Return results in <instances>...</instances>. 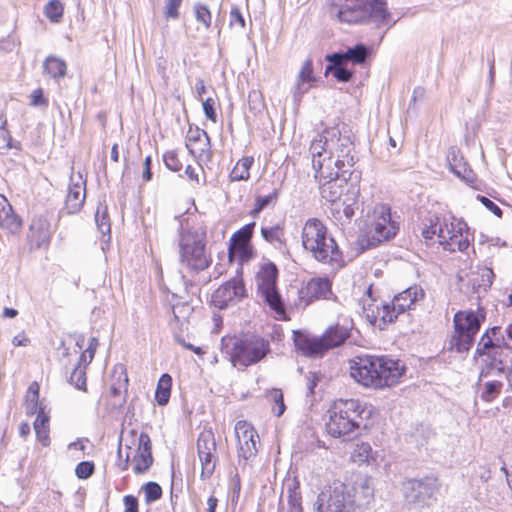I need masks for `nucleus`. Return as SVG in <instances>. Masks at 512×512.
<instances>
[{"instance_id": "9b49d317", "label": "nucleus", "mask_w": 512, "mask_h": 512, "mask_svg": "<svg viewBox=\"0 0 512 512\" xmlns=\"http://www.w3.org/2000/svg\"><path fill=\"white\" fill-rule=\"evenodd\" d=\"M315 506L317 512H351L354 498L348 486L337 481L318 495Z\"/></svg>"}, {"instance_id": "37998d69", "label": "nucleus", "mask_w": 512, "mask_h": 512, "mask_svg": "<svg viewBox=\"0 0 512 512\" xmlns=\"http://www.w3.org/2000/svg\"><path fill=\"white\" fill-rule=\"evenodd\" d=\"M64 6L59 0H50L44 7L45 16L51 22H59L63 17Z\"/></svg>"}, {"instance_id": "052dcab7", "label": "nucleus", "mask_w": 512, "mask_h": 512, "mask_svg": "<svg viewBox=\"0 0 512 512\" xmlns=\"http://www.w3.org/2000/svg\"><path fill=\"white\" fill-rule=\"evenodd\" d=\"M479 200L481 201V203L489 210L491 211L494 215L496 216H501L502 214V210L500 209V207L498 205H496L492 200H490L489 198L485 197V196H479L478 197Z\"/></svg>"}, {"instance_id": "0eeeda50", "label": "nucleus", "mask_w": 512, "mask_h": 512, "mask_svg": "<svg viewBox=\"0 0 512 512\" xmlns=\"http://www.w3.org/2000/svg\"><path fill=\"white\" fill-rule=\"evenodd\" d=\"M337 17L348 24L370 21L380 26L388 22L389 13L384 0H345Z\"/></svg>"}, {"instance_id": "de8ad7c7", "label": "nucleus", "mask_w": 512, "mask_h": 512, "mask_svg": "<svg viewBox=\"0 0 512 512\" xmlns=\"http://www.w3.org/2000/svg\"><path fill=\"white\" fill-rule=\"evenodd\" d=\"M195 18L198 22L202 23L206 29L211 26V12L204 4L197 3L194 6Z\"/></svg>"}, {"instance_id": "ea45409f", "label": "nucleus", "mask_w": 512, "mask_h": 512, "mask_svg": "<svg viewBox=\"0 0 512 512\" xmlns=\"http://www.w3.org/2000/svg\"><path fill=\"white\" fill-rule=\"evenodd\" d=\"M503 387L502 380L494 379L485 382L484 389L481 393V399L485 402H492L498 397Z\"/></svg>"}, {"instance_id": "4c0bfd02", "label": "nucleus", "mask_w": 512, "mask_h": 512, "mask_svg": "<svg viewBox=\"0 0 512 512\" xmlns=\"http://www.w3.org/2000/svg\"><path fill=\"white\" fill-rule=\"evenodd\" d=\"M264 302L278 315L285 314V306L277 288L259 292Z\"/></svg>"}, {"instance_id": "2eb2a0df", "label": "nucleus", "mask_w": 512, "mask_h": 512, "mask_svg": "<svg viewBox=\"0 0 512 512\" xmlns=\"http://www.w3.org/2000/svg\"><path fill=\"white\" fill-rule=\"evenodd\" d=\"M313 259L324 265H328L332 271H337L344 265L343 255L336 241L329 236L320 240L312 248L306 250Z\"/></svg>"}, {"instance_id": "72a5a7b5", "label": "nucleus", "mask_w": 512, "mask_h": 512, "mask_svg": "<svg viewBox=\"0 0 512 512\" xmlns=\"http://www.w3.org/2000/svg\"><path fill=\"white\" fill-rule=\"evenodd\" d=\"M339 53L343 56V60L346 63L352 62L353 64H362L370 55V49L366 45L359 43L353 47H349L345 52Z\"/></svg>"}, {"instance_id": "a18cd8bd", "label": "nucleus", "mask_w": 512, "mask_h": 512, "mask_svg": "<svg viewBox=\"0 0 512 512\" xmlns=\"http://www.w3.org/2000/svg\"><path fill=\"white\" fill-rule=\"evenodd\" d=\"M372 448L369 443L361 442L355 445L352 458L355 462H366L371 457Z\"/></svg>"}, {"instance_id": "6ab92c4d", "label": "nucleus", "mask_w": 512, "mask_h": 512, "mask_svg": "<svg viewBox=\"0 0 512 512\" xmlns=\"http://www.w3.org/2000/svg\"><path fill=\"white\" fill-rule=\"evenodd\" d=\"M488 362L481 369L480 380L490 376L502 377L504 371L512 366V348L490 349L483 353Z\"/></svg>"}, {"instance_id": "c03bdc74", "label": "nucleus", "mask_w": 512, "mask_h": 512, "mask_svg": "<svg viewBox=\"0 0 512 512\" xmlns=\"http://www.w3.org/2000/svg\"><path fill=\"white\" fill-rule=\"evenodd\" d=\"M254 227L255 222L246 224L232 235L230 243H251Z\"/></svg>"}, {"instance_id": "bb28decb", "label": "nucleus", "mask_w": 512, "mask_h": 512, "mask_svg": "<svg viewBox=\"0 0 512 512\" xmlns=\"http://www.w3.org/2000/svg\"><path fill=\"white\" fill-rule=\"evenodd\" d=\"M325 60L329 62L325 69V74L331 73L339 82H348L352 78V72L344 67L346 62L340 53L327 54Z\"/></svg>"}, {"instance_id": "f257e3e1", "label": "nucleus", "mask_w": 512, "mask_h": 512, "mask_svg": "<svg viewBox=\"0 0 512 512\" xmlns=\"http://www.w3.org/2000/svg\"><path fill=\"white\" fill-rule=\"evenodd\" d=\"M353 142L338 128L325 129L310 145L312 167L320 183L321 197L331 204L340 200L355 164Z\"/></svg>"}, {"instance_id": "ddd939ff", "label": "nucleus", "mask_w": 512, "mask_h": 512, "mask_svg": "<svg viewBox=\"0 0 512 512\" xmlns=\"http://www.w3.org/2000/svg\"><path fill=\"white\" fill-rule=\"evenodd\" d=\"M247 296L242 277L238 274L223 283L212 294V303L219 309H225L230 305H236Z\"/></svg>"}, {"instance_id": "79ce46f5", "label": "nucleus", "mask_w": 512, "mask_h": 512, "mask_svg": "<svg viewBox=\"0 0 512 512\" xmlns=\"http://www.w3.org/2000/svg\"><path fill=\"white\" fill-rule=\"evenodd\" d=\"M95 222L98 230L102 235L109 234L111 231V226L109 222V217L107 213V206L100 204L95 213Z\"/></svg>"}, {"instance_id": "603ef678", "label": "nucleus", "mask_w": 512, "mask_h": 512, "mask_svg": "<svg viewBox=\"0 0 512 512\" xmlns=\"http://www.w3.org/2000/svg\"><path fill=\"white\" fill-rule=\"evenodd\" d=\"M163 161L165 163V166L173 172L180 171L182 168V163L179 160L178 154L175 151H167L163 155Z\"/></svg>"}, {"instance_id": "aec40b11", "label": "nucleus", "mask_w": 512, "mask_h": 512, "mask_svg": "<svg viewBox=\"0 0 512 512\" xmlns=\"http://www.w3.org/2000/svg\"><path fill=\"white\" fill-rule=\"evenodd\" d=\"M197 291L198 288L193 282L186 281L182 292L171 294L169 302L175 321L184 322L192 314L193 306L191 305V300L192 296L197 294Z\"/></svg>"}, {"instance_id": "7c9ffc66", "label": "nucleus", "mask_w": 512, "mask_h": 512, "mask_svg": "<svg viewBox=\"0 0 512 512\" xmlns=\"http://www.w3.org/2000/svg\"><path fill=\"white\" fill-rule=\"evenodd\" d=\"M277 268L274 264H268L262 267L257 274L258 291H269L276 288Z\"/></svg>"}, {"instance_id": "f8f14e48", "label": "nucleus", "mask_w": 512, "mask_h": 512, "mask_svg": "<svg viewBox=\"0 0 512 512\" xmlns=\"http://www.w3.org/2000/svg\"><path fill=\"white\" fill-rule=\"evenodd\" d=\"M423 297L424 291L421 287L411 286L395 295L391 303H382L381 309H378V315H381L383 324L392 323L398 315L411 309L412 305Z\"/></svg>"}, {"instance_id": "0e129e2a", "label": "nucleus", "mask_w": 512, "mask_h": 512, "mask_svg": "<svg viewBox=\"0 0 512 512\" xmlns=\"http://www.w3.org/2000/svg\"><path fill=\"white\" fill-rule=\"evenodd\" d=\"M39 400H33V398H26V410L27 414H37L40 408H43L39 405Z\"/></svg>"}, {"instance_id": "864d4df0", "label": "nucleus", "mask_w": 512, "mask_h": 512, "mask_svg": "<svg viewBox=\"0 0 512 512\" xmlns=\"http://www.w3.org/2000/svg\"><path fill=\"white\" fill-rule=\"evenodd\" d=\"M94 463L91 461H82L77 464L75 474L79 479H87L94 473Z\"/></svg>"}, {"instance_id": "6e6552de", "label": "nucleus", "mask_w": 512, "mask_h": 512, "mask_svg": "<svg viewBox=\"0 0 512 512\" xmlns=\"http://www.w3.org/2000/svg\"><path fill=\"white\" fill-rule=\"evenodd\" d=\"M398 231V225L391 218L390 207L377 204L372 213V222L368 232L361 236L359 245L362 250L377 247L380 243L393 238Z\"/></svg>"}, {"instance_id": "b1692460", "label": "nucleus", "mask_w": 512, "mask_h": 512, "mask_svg": "<svg viewBox=\"0 0 512 512\" xmlns=\"http://www.w3.org/2000/svg\"><path fill=\"white\" fill-rule=\"evenodd\" d=\"M327 237H329L327 228L322 221L317 218H309L305 222L301 232V242L305 250L312 248L314 244L316 245Z\"/></svg>"}, {"instance_id": "39448f33", "label": "nucleus", "mask_w": 512, "mask_h": 512, "mask_svg": "<svg viewBox=\"0 0 512 512\" xmlns=\"http://www.w3.org/2000/svg\"><path fill=\"white\" fill-rule=\"evenodd\" d=\"M206 232L202 228L182 229L179 236V260L182 266L193 272L209 267L211 258L205 250Z\"/></svg>"}, {"instance_id": "69168bd1", "label": "nucleus", "mask_w": 512, "mask_h": 512, "mask_svg": "<svg viewBox=\"0 0 512 512\" xmlns=\"http://www.w3.org/2000/svg\"><path fill=\"white\" fill-rule=\"evenodd\" d=\"M306 380H307L306 386H307L308 393L313 394L314 388L316 387L317 382H318V378L315 374L309 373L306 377Z\"/></svg>"}, {"instance_id": "c756f323", "label": "nucleus", "mask_w": 512, "mask_h": 512, "mask_svg": "<svg viewBox=\"0 0 512 512\" xmlns=\"http://www.w3.org/2000/svg\"><path fill=\"white\" fill-rule=\"evenodd\" d=\"M493 278L494 273L491 268H478L469 280L473 292L480 297L481 293H485L490 288Z\"/></svg>"}, {"instance_id": "338daca9", "label": "nucleus", "mask_w": 512, "mask_h": 512, "mask_svg": "<svg viewBox=\"0 0 512 512\" xmlns=\"http://www.w3.org/2000/svg\"><path fill=\"white\" fill-rule=\"evenodd\" d=\"M26 398H33V400H39V385L37 382L30 384Z\"/></svg>"}, {"instance_id": "13d9d810", "label": "nucleus", "mask_w": 512, "mask_h": 512, "mask_svg": "<svg viewBox=\"0 0 512 512\" xmlns=\"http://www.w3.org/2000/svg\"><path fill=\"white\" fill-rule=\"evenodd\" d=\"M214 105L215 101L212 98H207L205 101H203V111L205 116L207 119L215 123L217 121V114Z\"/></svg>"}, {"instance_id": "412c9836", "label": "nucleus", "mask_w": 512, "mask_h": 512, "mask_svg": "<svg viewBox=\"0 0 512 512\" xmlns=\"http://www.w3.org/2000/svg\"><path fill=\"white\" fill-rule=\"evenodd\" d=\"M129 434L132 437V444L135 445L137 442L136 453L133 456V471L135 474H142L146 472L153 463V457L151 452V440L148 434L140 433L137 434L135 430H131Z\"/></svg>"}, {"instance_id": "5701e85b", "label": "nucleus", "mask_w": 512, "mask_h": 512, "mask_svg": "<svg viewBox=\"0 0 512 512\" xmlns=\"http://www.w3.org/2000/svg\"><path fill=\"white\" fill-rule=\"evenodd\" d=\"M50 223L43 217L32 219L27 239L32 248L47 249L50 243Z\"/></svg>"}, {"instance_id": "774afa93", "label": "nucleus", "mask_w": 512, "mask_h": 512, "mask_svg": "<svg viewBox=\"0 0 512 512\" xmlns=\"http://www.w3.org/2000/svg\"><path fill=\"white\" fill-rule=\"evenodd\" d=\"M98 346V339L96 337H92L89 340V345L87 349L85 350L88 354H90V360H93L95 352L97 350Z\"/></svg>"}, {"instance_id": "58836bf2", "label": "nucleus", "mask_w": 512, "mask_h": 512, "mask_svg": "<svg viewBox=\"0 0 512 512\" xmlns=\"http://www.w3.org/2000/svg\"><path fill=\"white\" fill-rule=\"evenodd\" d=\"M500 348H511L506 344L503 334L493 338V340H490L488 336L481 337L477 345L476 355L483 356V353L487 350Z\"/></svg>"}, {"instance_id": "dca6fc26", "label": "nucleus", "mask_w": 512, "mask_h": 512, "mask_svg": "<svg viewBox=\"0 0 512 512\" xmlns=\"http://www.w3.org/2000/svg\"><path fill=\"white\" fill-rule=\"evenodd\" d=\"M439 489L436 478L410 479L404 483V496L410 503L425 504Z\"/></svg>"}, {"instance_id": "a878e982", "label": "nucleus", "mask_w": 512, "mask_h": 512, "mask_svg": "<svg viewBox=\"0 0 512 512\" xmlns=\"http://www.w3.org/2000/svg\"><path fill=\"white\" fill-rule=\"evenodd\" d=\"M447 161L450 170L456 176L465 180L466 182L472 183L474 181L475 175L473 171L467 166L459 149L456 147L450 148L447 154Z\"/></svg>"}, {"instance_id": "49530a36", "label": "nucleus", "mask_w": 512, "mask_h": 512, "mask_svg": "<svg viewBox=\"0 0 512 512\" xmlns=\"http://www.w3.org/2000/svg\"><path fill=\"white\" fill-rule=\"evenodd\" d=\"M147 503L157 501L162 496V488L156 482H148L142 487Z\"/></svg>"}, {"instance_id": "09e8293b", "label": "nucleus", "mask_w": 512, "mask_h": 512, "mask_svg": "<svg viewBox=\"0 0 512 512\" xmlns=\"http://www.w3.org/2000/svg\"><path fill=\"white\" fill-rule=\"evenodd\" d=\"M70 383L79 390H86V371L85 367H75L70 376Z\"/></svg>"}, {"instance_id": "bf43d9fd", "label": "nucleus", "mask_w": 512, "mask_h": 512, "mask_svg": "<svg viewBox=\"0 0 512 512\" xmlns=\"http://www.w3.org/2000/svg\"><path fill=\"white\" fill-rule=\"evenodd\" d=\"M32 106H47V99L44 97V93L42 89H36L31 94V103Z\"/></svg>"}, {"instance_id": "f3484780", "label": "nucleus", "mask_w": 512, "mask_h": 512, "mask_svg": "<svg viewBox=\"0 0 512 512\" xmlns=\"http://www.w3.org/2000/svg\"><path fill=\"white\" fill-rule=\"evenodd\" d=\"M331 287V281L327 277L311 278L298 290L296 306L304 309L314 300L327 298L332 294Z\"/></svg>"}, {"instance_id": "1a4fd4ad", "label": "nucleus", "mask_w": 512, "mask_h": 512, "mask_svg": "<svg viewBox=\"0 0 512 512\" xmlns=\"http://www.w3.org/2000/svg\"><path fill=\"white\" fill-rule=\"evenodd\" d=\"M484 320L482 311H458L453 318L454 334L450 340V348L459 353L469 351Z\"/></svg>"}, {"instance_id": "c85d7f7f", "label": "nucleus", "mask_w": 512, "mask_h": 512, "mask_svg": "<svg viewBox=\"0 0 512 512\" xmlns=\"http://www.w3.org/2000/svg\"><path fill=\"white\" fill-rule=\"evenodd\" d=\"M0 227L11 233H16L21 228V220L3 196H0Z\"/></svg>"}, {"instance_id": "e433bc0d", "label": "nucleus", "mask_w": 512, "mask_h": 512, "mask_svg": "<svg viewBox=\"0 0 512 512\" xmlns=\"http://www.w3.org/2000/svg\"><path fill=\"white\" fill-rule=\"evenodd\" d=\"M172 377L165 373L163 374L157 383L155 391V399L157 403L164 406L168 403L171 393Z\"/></svg>"}, {"instance_id": "5fc2aeb1", "label": "nucleus", "mask_w": 512, "mask_h": 512, "mask_svg": "<svg viewBox=\"0 0 512 512\" xmlns=\"http://www.w3.org/2000/svg\"><path fill=\"white\" fill-rule=\"evenodd\" d=\"M364 313L366 314V317L368 321L372 325H376L379 321L383 323V320L381 319V315H378V309H381V306L374 305V304H368L367 306H364Z\"/></svg>"}, {"instance_id": "473e14b6", "label": "nucleus", "mask_w": 512, "mask_h": 512, "mask_svg": "<svg viewBox=\"0 0 512 512\" xmlns=\"http://www.w3.org/2000/svg\"><path fill=\"white\" fill-rule=\"evenodd\" d=\"M48 422L49 417L45 414L44 409L40 408L34 421V430L38 441L45 447L50 444Z\"/></svg>"}, {"instance_id": "7ed1b4c3", "label": "nucleus", "mask_w": 512, "mask_h": 512, "mask_svg": "<svg viewBox=\"0 0 512 512\" xmlns=\"http://www.w3.org/2000/svg\"><path fill=\"white\" fill-rule=\"evenodd\" d=\"M326 429L335 438L348 439L366 427L365 420L371 416L372 409L358 399H338L329 410Z\"/></svg>"}, {"instance_id": "f704fd0d", "label": "nucleus", "mask_w": 512, "mask_h": 512, "mask_svg": "<svg viewBox=\"0 0 512 512\" xmlns=\"http://www.w3.org/2000/svg\"><path fill=\"white\" fill-rule=\"evenodd\" d=\"M228 254L230 261L237 257L242 264L253 258L254 251L251 243H230Z\"/></svg>"}, {"instance_id": "4d7b16f0", "label": "nucleus", "mask_w": 512, "mask_h": 512, "mask_svg": "<svg viewBox=\"0 0 512 512\" xmlns=\"http://www.w3.org/2000/svg\"><path fill=\"white\" fill-rule=\"evenodd\" d=\"M231 27H237L243 29L245 27V19L240 12V9L236 6L232 7L230 11V22Z\"/></svg>"}, {"instance_id": "4be33fe9", "label": "nucleus", "mask_w": 512, "mask_h": 512, "mask_svg": "<svg viewBox=\"0 0 512 512\" xmlns=\"http://www.w3.org/2000/svg\"><path fill=\"white\" fill-rule=\"evenodd\" d=\"M86 182L81 174L72 175L66 196L65 208L69 214H75L82 208L86 198Z\"/></svg>"}, {"instance_id": "e2e57ef3", "label": "nucleus", "mask_w": 512, "mask_h": 512, "mask_svg": "<svg viewBox=\"0 0 512 512\" xmlns=\"http://www.w3.org/2000/svg\"><path fill=\"white\" fill-rule=\"evenodd\" d=\"M151 163H152L151 156H147L143 163V172H142V178L145 182H148L152 179Z\"/></svg>"}, {"instance_id": "393cba45", "label": "nucleus", "mask_w": 512, "mask_h": 512, "mask_svg": "<svg viewBox=\"0 0 512 512\" xmlns=\"http://www.w3.org/2000/svg\"><path fill=\"white\" fill-rule=\"evenodd\" d=\"M359 208L357 192L347 193L341 200L332 204L331 213L340 222H349Z\"/></svg>"}, {"instance_id": "2f4dec72", "label": "nucleus", "mask_w": 512, "mask_h": 512, "mask_svg": "<svg viewBox=\"0 0 512 512\" xmlns=\"http://www.w3.org/2000/svg\"><path fill=\"white\" fill-rule=\"evenodd\" d=\"M43 70L51 78L58 80L66 75L67 65L56 56H48L43 63Z\"/></svg>"}, {"instance_id": "680f3d73", "label": "nucleus", "mask_w": 512, "mask_h": 512, "mask_svg": "<svg viewBox=\"0 0 512 512\" xmlns=\"http://www.w3.org/2000/svg\"><path fill=\"white\" fill-rule=\"evenodd\" d=\"M125 512H138V500L133 495H126L123 499Z\"/></svg>"}, {"instance_id": "cd10ccee", "label": "nucleus", "mask_w": 512, "mask_h": 512, "mask_svg": "<svg viewBox=\"0 0 512 512\" xmlns=\"http://www.w3.org/2000/svg\"><path fill=\"white\" fill-rule=\"evenodd\" d=\"M314 81L313 62L311 59H307L304 61L297 77V83L294 89L295 100L299 101L302 96L308 92Z\"/></svg>"}, {"instance_id": "8fccbe9b", "label": "nucleus", "mask_w": 512, "mask_h": 512, "mask_svg": "<svg viewBox=\"0 0 512 512\" xmlns=\"http://www.w3.org/2000/svg\"><path fill=\"white\" fill-rule=\"evenodd\" d=\"M269 398L274 403L273 412L276 416H281L286 409L281 390L273 389L269 394Z\"/></svg>"}, {"instance_id": "9d476101", "label": "nucleus", "mask_w": 512, "mask_h": 512, "mask_svg": "<svg viewBox=\"0 0 512 512\" xmlns=\"http://www.w3.org/2000/svg\"><path fill=\"white\" fill-rule=\"evenodd\" d=\"M269 351L268 340L257 335L244 336L234 341L231 359L234 366L248 367L262 360Z\"/></svg>"}, {"instance_id": "a211bd4d", "label": "nucleus", "mask_w": 512, "mask_h": 512, "mask_svg": "<svg viewBox=\"0 0 512 512\" xmlns=\"http://www.w3.org/2000/svg\"><path fill=\"white\" fill-rule=\"evenodd\" d=\"M234 430L238 442V457L245 461L255 457L259 441L257 431L244 420L237 421Z\"/></svg>"}, {"instance_id": "423d86ee", "label": "nucleus", "mask_w": 512, "mask_h": 512, "mask_svg": "<svg viewBox=\"0 0 512 512\" xmlns=\"http://www.w3.org/2000/svg\"><path fill=\"white\" fill-rule=\"evenodd\" d=\"M349 328L336 323L329 326L322 336H310L294 331V344L305 356H321L327 350L340 346L349 337Z\"/></svg>"}, {"instance_id": "c9c22d12", "label": "nucleus", "mask_w": 512, "mask_h": 512, "mask_svg": "<svg viewBox=\"0 0 512 512\" xmlns=\"http://www.w3.org/2000/svg\"><path fill=\"white\" fill-rule=\"evenodd\" d=\"M254 163V159L251 156L242 157L230 172L231 181H243L248 180L250 177L249 170Z\"/></svg>"}, {"instance_id": "6e6d98bb", "label": "nucleus", "mask_w": 512, "mask_h": 512, "mask_svg": "<svg viewBox=\"0 0 512 512\" xmlns=\"http://www.w3.org/2000/svg\"><path fill=\"white\" fill-rule=\"evenodd\" d=\"M182 0H166L165 16L167 18L177 19L179 17V7Z\"/></svg>"}, {"instance_id": "f03ea898", "label": "nucleus", "mask_w": 512, "mask_h": 512, "mask_svg": "<svg viewBox=\"0 0 512 512\" xmlns=\"http://www.w3.org/2000/svg\"><path fill=\"white\" fill-rule=\"evenodd\" d=\"M405 372L399 360L387 356L361 354L350 360V375L366 388L383 389L396 385Z\"/></svg>"}, {"instance_id": "3c124183", "label": "nucleus", "mask_w": 512, "mask_h": 512, "mask_svg": "<svg viewBox=\"0 0 512 512\" xmlns=\"http://www.w3.org/2000/svg\"><path fill=\"white\" fill-rule=\"evenodd\" d=\"M278 198V191L274 189L270 194L265 196H258L256 198V204L254 208L255 213H259L264 208L269 206L271 203H275Z\"/></svg>"}, {"instance_id": "a19ab883", "label": "nucleus", "mask_w": 512, "mask_h": 512, "mask_svg": "<svg viewBox=\"0 0 512 512\" xmlns=\"http://www.w3.org/2000/svg\"><path fill=\"white\" fill-rule=\"evenodd\" d=\"M262 237L276 247L284 245L283 231L279 226L263 227L261 229Z\"/></svg>"}, {"instance_id": "20e7f679", "label": "nucleus", "mask_w": 512, "mask_h": 512, "mask_svg": "<svg viewBox=\"0 0 512 512\" xmlns=\"http://www.w3.org/2000/svg\"><path fill=\"white\" fill-rule=\"evenodd\" d=\"M466 225L463 222H449L446 218L432 215L427 218L422 236L426 240H433L435 236L445 250L450 252H464L470 246L468 232H463Z\"/></svg>"}, {"instance_id": "4468645a", "label": "nucleus", "mask_w": 512, "mask_h": 512, "mask_svg": "<svg viewBox=\"0 0 512 512\" xmlns=\"http://www.w3.org/2000/svg\"><path fill=\"white\" fill-rule=\"evenodd\" d=\"M216 440L211 429H204L197 439V453L201 463V478L208 479L212 476L217 457Z\"/></svg>"}]
</instances>
